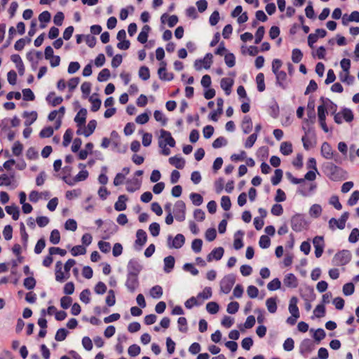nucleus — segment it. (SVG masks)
Returning <instances> with one entry per match:
<instances>
[{
  "mask_svg": "<svg viewBox=\"0 0 359 359\" xmlns=\"http://www.w3.org/2000/svg\"><path fill=\"white\" fill-rule=\"evenodd\" d=\"M325 175L332 181H341L346 178V172L333 163L329 162L324 165Z\"/></svg>",
  "mask_w": 359,
  "mask_h": 359,
  "instance_id": "nucleus-1",
  "label": "nucleus"
},
{
  "mask_svg": "<svg viewBox=\"0 0 359 359\" xmlns=\"http://www.w3.org/2000/svg\"><path fill=\"white\" fill-rule=\"evenodd\" d=\"M208 294L207 295H204V293H199L196 297H192L187 299L184 306L187 309H191L194 306H201L204 303V301L211 296V292L209 290H208Z\"/></svg>",
  "mask_w": 359,
  "mask_h": 359,
  "instance_id": "nucleus-2",
  "label": "nucleus"
},
{
  "mask_svg": "<svg viewBox=\"0 0 359 359\" xmlns=\"http://www.w3.org/2000/svg\"><path fill=\"white\" fill-rule=\"evenodd\" d=\"M236 282V277L233 274L225 276L220 282L221 290L225 293H229Z\"/></svg>",
  "mask_w": 359,
  "mask_h": 359,
  "instance_id": "nucleus-3",
  "label": "nucleus"
},
{
  "mask_svg": "<svg viewBox=\"0 0 359 359\" xmlns=\"http://www.w3.org/2000/svg\"><path fill=\"white\" fill-rule=\"evenodd\" d=\"M351 253L347 250H343L337 252L334 257V262L337 266H344L351 260Z\"/></svg>",
  "mask_w": 359,
  "mask_h": 359,
  "instance_id": "nucleus-4",
  "label": "nucleus"
},
{
  "mask_svg": "<svg viewBox=\"0 0 359 359\" xmlns=\"http://www.w3.org/2000/svg\"><path fill=\"white\" fill-rule=\"evenodd\" d=\"M306 225L304 217L301 214H296L291 218V227L296 232L302 231Z\"/></svg>",
  "mask_w": 359,
  "mask_h": 359,
  "instance_id": "nucleus-5",
  "label": "nucleus"
},
{
  "mask_svg": "<svg viewBox=\"0 0 359 359\" xmlns=\"http://www.w3.org/2000/svg\"><path fill=\"white\" fill-rule=\"evenodd\" d=\"M186 205L182 201H177L175 204L174 215L175 219L179 222L185 219Z\"/></svg>",
  "mask_w": 359,
  "mask_h": 359,
  "instance_id": "nucleus-6",
  "label": "nucleus"
},
{
  "mask_svg": "<svg viewBox=\"0 0 359 359\" xmlns=\"http://www.w3.org/2000/svg\"><path fill=\"white\" fill-rule=\"evenodd\" d=\"M126 286L131 292H133L138 287L139 280L138 276H137V273L128 272L126 281Z\"/></svg>",
  "mask_w": 359,
  "mask_h": 359,
  "instance_id": "nucleus-7",
  "label": "nucleus"
},
{
  "mask_svg": "<svg viewBox=\"0 0 359 359\" xmlns=\"http://www.w3.org/2000/svg\"><path fill=\"white\" fill-rule=\"evenodd\" d=\"M212 63V55L210 53H207L203 59L196 60L194 62V68L196 70H201L203 67L205 69H209Z\"/></svg>",
  "mask_w": 359,
  "mask_h": 359,
  "instance_id": "nucleus-8",
  "label": "nucleus"
},
{
  "mask_svg": "<svg viewBox=\"0 0 359 359\" xmlns=\"http://www.w3.org/2000/svg\"><path fill=\"white\" fill-rule=\"evenodd\" d=\"M171 240H172V236H168V245L170 248L179 249L182 247V245L184 244V242H185V238L181 233L177 234L175 236V237L172 239V242H170Z\"/></svg>",
  "mask_w": 359,
  "mask_h": 359,
  "instance_id": "nucleus-9",
  "label": "nucleus"
},
{
  "mask_svg": "<svg viewBox=\"0 0 359 359\" xmlns=\"http://www.w3.org/2000/svg\"><path fill=\"white\" fill-rule=\"evenodd\" d=\"M315 348L313 342L309 339H304L299 346V352L302 355L306 356Z\"/></svg>",
  "mask_w": 359,
  "mask_h": 359,
  "instance_id": "nucleus-10",
  "label": "nucleus"
},
{
  "mask_svg": "<svg viewBox=\"0 0 359 359\" xmlns=\"http://www.w3.org/2000/svg\"><path fill=\"white\" fill-rule=\"evenodd\" d=\"M26 57L31 62L32 67L35 69L38 65V61L42 59V53L33 50L27 53Z\"/></svg>",
  "mask_w": 359,
  "mask_h": 359,
  "instance_id": "nucleus-11",
  "label": "nucleus"
},
{
  "mask_svg": "<svg viewBox=\"0 0 359 359\" xmlns=\"http://www.w3.org/2000/svg\"><path fill=\"white\" fill-rule=\"evenodd\" d=\"M159 79L163 81H171L173 79V74L168 73L166 70V64L164 62H161V67L158 70Z\"/></svg>",
  "mask_w": 359,
  "mask_h": 359,
  "instance_id": "nucleus-12",
  "label": "nucleus"
},
{
  "mask_svg": "<svg viewBox=\"0 0 359 359\" xmlns=\"http://www.w3.org/2000/svg\"><path fill=\"white\" fill-rule=\"evenodd\" d=\"M276 79V85L280 86L282 89H286L287 84L285 83L287 79V74L284 71H278L274 73Z\"/></svg>",
  "mask_w": 359,
  "mask_h": 359,
  "instance_id": "nucleus-13",
  "label": "nucleus"
},
{
  "mask_svg": "<svg viewBox=\"0 0 359 359\" xmlns=\"http://www.w3.org/2000/svg\"><path fill=\"white\" fill-rule=\"evenodd\" d=\"M284 285L290 288H295L298 286V280L293 273H287L283 279Z\"/></svg>",
  "mask_w": 359,
  "mask_h": 359,
  "instance_id": "nucleus-14",
  "label": "nucleus"
},
{
  "mask_svg": "<svg viewBox=\"0 0 359 359\" xmlns=\"http://www.w3.org/2000/svg\"><path fill=\"white\" fill-rule=\"evenodd\" d=\"M224 249L222 247L214 248L212 252L208 255L207 260L211 262L212 259L219 260L224 255Z\"/></svg>",
  "mask_w": 359,
  "mask_h": 359,
  "instance_id": "nucleus-15",
  "label": "nucleus"
},
{
  "mask_svg": "<svg viewBox=\"0 0 359 359\" xmlns=\"http://www.w3.org/2000/svg\"><path fill=\"white\" fill-rule=\"evenodd\" d=\"M128 198L126 195H120L118 198L117 201L114 204V209L116 211H123L126 209V201Z\"/></svg>",
  "mask_w": 359,
  "mask_h": 359,
  "instance_id": "nucleus-16",
  "label": "nucleus"
},
{
  "mask_svg": "<svg viewBox=\"0 0 359 359\" xmlns=\"http://www.w3.org/2000/svg\"><path fill=\"white\" fill-rule=\"evenodd\" d=\"M241 129L245 134L250 133L252 130V121L249 116H245L241 123Z\"/></svg>",
  "mask_w": 359,
  "mask_h": 359,
  "instance_id": "nucleus-17",
  "label": "nucleus"
},
{
  "mask_svg": "<svg viewBox=\"0 0 359 359\" xmlns=\"http://www.w3.org/2000/svg\"><path fill=\"white\" fill-rule=\"evenodd\" d=\"M321 154L326 159H332L333 157L332 147L327 142H323L321 145Z\"/></svg>",
  "mask_w": 359,
  "mask_h": 359,
  "instance_id": "nucleus-18",
  "label": "nucleus"
},
{
  "mask_svg": "<svg viewBox=\"0 0 359 359\" xmlns=\"http://www.w3.org/2000/svg\"><path fill=\"white\" fill-rule=\"evenodd\" d=\"M233 84V81L229 78H223L221 80V88L224 90L225 94L229 95L231 93V88Z\"/></svg>",
  "mask_w": 359,
  "mask_h": 359,
  "instance_id": "nucleus-19",
  "label": "nucleus"
},
{
  "mask_svg": "<svg viewBox=\"0 0 359 359\" xmlns=\"http://www.w3.org/2000/svg\"><path fill=\"white\" fill-rule=\"evenodd\" d=\"M164 271L165 273H170L172 271L175 266V257L172 255H169L164 258Z\"/></svg>",
  "mask_w": 359,
  "mask_h": 359,
  "instance_id": "nucleus-20",
  "label": "nucleus"
},
{
  "mask_svg": "<svg viewBox=\"0 0 359 359\" xmlns=\"http://www.w3.org/2000/svg\"><path fill=\"white\" fill-rule=\"evenodd\" d=\"M169 163L177 169H182L185 165V161L183 158L177 156H172L169 158Z\"/></svg>",
  "mask_w": 359,
  "mask_h": 359,
  "instance_id": "nucleus-21",
  "label": "nucleus"
},
{
  "mask_svg": "<svg viewBox=\"0 0 359 359\" xmlns=\"http://www.w3.org/2000/svg\"><path fill=\"white\" fill-rule=\"evenodd\" d=\"M136 240L135 244L140 245V247L143 246L147 240V233L143 229H138L136 233Z\"/></svg>",
  "mask_w": 359,
  "mask_h": 359,
  "instance_id": "nucleus-22",
  "label": "nucleus"
},
{
  "mask_svg": "<svg viewBox=\"0 0 359 359\" xmlns=\"http://www.w3.org/2000/svg\"><path fill=\"white\" fill-rule=\"evenodd\" d=\"M87 110L84 108L81 109L74 118V121L79 126L84 125L86 120Z\"/></svg>",
  "mask_w": 359,
  "mask_h": 359,
  "instance_id": "nucleus-23",
  "label": "nucleus"
},
{
  "mask_svg": "<svg viewBox=\"0 0 359 359\" xmlns=\"http://www.w3.org/2000/svg\"><path fill=\"white\" fill-rule=\"evenodd\" d=\"M165 18H168V25L170 27H173L178 22V18L175 15L168 16V14L163 13L161 17V21L162 23H165Z\"/></svg>",
  "mask_w": 359,
  "mask_h": 359,
  "instance_id": "nucleus-24",
  "label": "nucleus"
},
{
  "mask_svg": "<svg viewBox=\"0 0 359 359\" xmlns=\"http://www.w3.org/2000/svg\"><path fill=\"white\" fill-rule=\"evenodd\" d=\"M5 210L8 215H12L13 220H18L20 216L19 208L15 205L6 206Z\"/></svg>",
  "mask_w": 359,
  "mask_h": 359,
  "instance_id": "nucleus-25",
  "label": "nucleus"
},
{
  "mask_svg": "<svg viewBox=\"0 0 359 359\" xmlns=\"http://www.w3.org/2000/svg\"><path fill=\"white\" fill-rule=\"evenodd\" d=\"M23 117L27 118L25 121V126H29L36 120L37 113L35 111L31 112L25 111L23 113Z\"/></svg>",
  "mask_w": 359,
  "mask_h": 359,
  "instance_id": "nucleus-26",
  "label": "nucleus"
},
{
  "mask_svg": "<svg viewBox=\"0 0 359 359\" xmlns=\"http://www.w3.org/2000/svg\"><path fill=\"white\" fill-rule=\"evenodd\" d=\"M54 96H55V93L51 92L48 95V96L46 97L47 102L48 103H50L53 107L59 105L63 101V98L61 96H58V97H54Z\"/></svg>",
  "mask_w": 359,
  "mask_h": 359,
  "instance_id": "nucleus-27",
  "label": "nucleus"
},
{
  "mask_svg": "<svg viewBox=\"0 0 359 359\" xmlns=\"http://www.w3.org/2000/svg\"><path fill=\"white\" fill-rule=\"evenodd\" d=\"M280 151L282 154L288 156L292 153V145L289 142H283L280 147Z\"/></svg>",
  "mask_w": 359,
  "mask_h": 359,
  "instance_id": "nucleus-28",
  "label": "nucleus"
},
{
  "mask_svg": "<svg viewBox=\"0 0 359 359\" xmlns=\"http://www.w3.org/2000/svg\"><path fill=\"white\" fill-rule=\"evenodd\" d=\"M297 303L298 299L296 297H292L290 299L288 308L290 314H299Z\"/></svg>",
  "mask_w": 359,
  "mask_h": 359,
  "instance_id": "nucleus-29",
  "label": "nucleus"
},
{
  "mask_svg": "<svg viewBox=\"0 0 359 359\" xmlns=\"http://www.w3.org/2000/svg\"><path fill=\"white\" fill-rule=\"evenodd\" d=\"M255 324V318L254 316H248L245 323L239 325V329L243 331L244 329L252 328Z\"/></svg>",
  "mask_w": 359,
  "mask_h": 359,
  "instance_id": "nucleus-30",
  "label": "nucleus"
},
{
  "mask_svg": "<svg viewBox=\"0 0 359 359\" xmlns=\"http://www.w3.org/2000/svg\"><path fill=\"white\" fill-rule=\"evenodd\" d=\"M257 90L263 92L265 90L264 75L263 73H259L256 76Z\"/></svg>",
  "mask_w": 359,
  "mask_h": 359,
  "instance_id": "nucleus-31",
  "label": "nucleus"
},
{
  "mask_svg": "<svg viewBox=\"0 0 359 359\" xmlns=\"http://www.w3.org/2000/svg\"><path fill=\"white\" fill-rule=\"evenodd\" d=\"M97 126V121L95 120H91L88 122L86 129L83 131V134L86 137H88L92 135L95 130Z\"/></svg>",
  "mask_w": 359,
  "mask_h": 359,
  "instance_id": "nucleus-32",
  "label": "nucleus"
},
{
  "mask_svg": "<svg viewBox=\"0 0 359 359\" xmlns=\"http://www.w3.org/2000/svg\"><path fill=\"white\" fill-rule=\"evenodd\" d=\"M50 13L48 11H43L39 15V20L41 22L40 27L41 28L46 27V25H43V22H48L50 20Z\"/></svg>",
  "mask_w": 359,
  "mask_h": 359,
  "instance_id": "nucleus-33",
  "label": "nucleus"
},
{
  "mask_svg": "<svg viewBox=\"0 0 359 359\" xmlns=\"http://www.w3.org/2000/svg\"><path fill=\"white\" fill-rule=\"evenodd\" d=\"M14 179V175L8 176L6 174H1L0 175V187L2 186H10L12 182V180Z\"/></svg>",
  "mask_w": 359,
  "mask_h": 359,
  "instance_id": "nucleus-34",
  "label": "nucleus"
},
{
  "mask_svg": "<svg viewBox=\"0 0 359 359\" xmlns=\"http://www.w3.org/2000/svg\"><path fill=\"white\" fill-rule=\"evenodd\" d=\"M310 332H313V337L317 342H320L322 339H323L325 337V332L324 330L319 328L316 330H314L313 329H311Z\"/></svg>",
  "mask_w": 359,
  "mask_h": 359,
  "instance_id": "nucleus-35",
  "label": "nucleus"
},
{
  "mask_svg": "<svg viewBox=\"0 0 359 359\" xmlns=\"http://www.w3.org/2000/svg\"><path fill=\"white\" fill-rule=\"evenodd\" d=\"M283 178V170L281 169H276L274 172V175L271 177V183L273 185H278Z\"/></svg>",
  "mask_w": 359,
  "mask_h": 359,
  "instance_id": "nucleus-36",
  "label": "nucleus"
},
{
  "mask_svg": "<svg viewBox=\"0 0 359 359\" xmlns=\"http://www.w3.org/2000/svg\"><path fill=\"white\" fill-rule=\"evenodd\" d=\"M140 183L137 180H133L132 181H128L126 185V190L128 192L133 193L140 188Z\"/></svg>",
  "mask_w": 359,
  "mask_h": 359,
  "instance_id": "nucleus-37",
  "label": "nucleus"
},
{
  "mask_svg": "<svg viewBox=\"0 0 359 359\" xmlns=\"http://www.w3.org/2000/svg\"><path fill=\"white\" fill-rule=\"evenodd\" d=\"M340 219H337L334 217L331 218L330 220H329V228L332 230V231H334L336 229V228H338L339 229H344L345 228V224H344L342 226L340 227Z\"/></svg>",
  "mask_w": 359,
  "mask_h": 359,
  "instance_id": "nucleus-38",
  "label": "nucleus"
},
{
  "mask_svg": "<svg viewBox=\"0 0 359 359\" xmlns=\"http://www.w3.org/2000/svg\"><path fill=\"white\" fill-rule=\"evenodd\" d=\"M266 305L269 313H273L276 311L277 305L275 298H269L266 302Z\"/></svg>",
  "mask_w": 359,
  "mask_h": 359,
  "instance_id": "nucleus-39",
  "label": "nucleus"
},
{
  "mask_svg": "<svg viewBox=\"0 0 359 359\" xmlns=\"http://www.w3.org/2000/svg\"><path fill=\"white\" fill-rule=\"evenodd\" d=\"M303 57V53L299 48H294L292 52V60L294 63H299Z\"/></svg>",
  "mask_w": 359,
  "mask_h": 359,
  "instance_id": "nucleus-40",
  "label": "nucleus"
},
{
  "mask_svg": "<svg viewBox=\"0 0 359 359\" xmlns=\"http://www.w3.org/2000/svg\"><path fill=\"white\" fill-rule=\"evenodd\" d=\"M281 286L280 280L278 278H274L270 281L267 285V288L270 291H275L278 290Z\"/></svg>",
  "mask_w": 359,
  "mask_h": 359,
  "instance_id": "nucleus-41",
  "label": "nucleus"
},
{
  "mask_svg": "<svg viewBox=\"0 0 359 359\" xmlns=\"http://www.w3.org/2000/svg\"><path fill=\"white\" fill-rule=\"evenodd\" d=\"M60 241V233L57 229H53L50 236V242L53 245L58 244Z\"/></svg>",
  "mask_w": 359,
  "mask_h": 359,
  "instance_id": "nucleus-42",
  "label": "nucleus"
},
{
  "mask_svg": "<svg viewBox=\"0 0 359 359\" xmlns=\"http://www.w3.org/2000/svg\"><path fill=\"white\" fill-rule=\"evenodd\" d=\"M150 294L154 298H160L163 294L162 287L160 285L154 286L150 290Z\"/></svg>",
  "mask_w": 359,
  "mask_h": 359,
  "instance_id": "nucleus-43",
  "label": "nucleus"
},
{
  "mask_svg": "<svg viewBox=\"0 0 359 359\" xmlns=\"http://www.w3.org/2000/svg\"><path fill=\"white\" fill-rule=\"evenodd\" d=\"M69 332L65 328H60L55 336V339L57 341H62L65 339Z\"/></svg>",
  "mask_w": 359,
  "mask_h": 359,
  "instance_id": "nucleus-44",
  "label": "nucleus"
},
{
  "mask_svg": "<svg viewBox=\"0 0 359 359\" xmlns=\"http://www.w3.org/2000/svg\"><path fill=\"white\" fill-rule=\"evenodd\" d=\"M54 129L51 126L43 128L39 133V136L41 138L50 137L53 135Z\"/></svg>",
  "mask_w": 359,
  "mask_h": 359,
  "instance_id": "nucleus-45",
  "label": "nucleus"
},
{
  "mask_svg": "<svg viewBox=\"0 0 359 359\" xmlns=\"http://www.w3.org/2000/svg\"><path fill=\"white\" fill-rule=\"evenodd\" d=\"M139 76L144 81H147L150 77L149 69L146 66H142L139 69Z\"/></svg>",
  "mask_w": 359,
  "mask_h": 359,
  "instance_id": "nucleus-46",
  "label": "nucleus"
},
{
  "mask_svg": "<svg viewBox=\"0 0 359 359\" xmlns=\"http://www.w3.org/2000/svg\"><path fill=\"white\" fill-rule=\"evenodd\" d=\"M322 212L321 206L318 204L313 205L309 210V214L312 217H318L320 215Z\"/></svg>",
  "mask_w": 359,
  "mask_h": 359,
  "instance_id": "nucleus-47",
  "label": "nucleus"
},
{
  "mask_svg": "<svg viewBox=\"0 0 359 359\" xmlns=\"http://www.w3.org/2000/svg\"><path fill=\"white\" fill-rule=\"evenodd\" d=\"M202 245L203 241L200 238H196L191 243V248L196 253H198L201 251Z\"/></svg>",
  "mask_w": 359,
  "mask_h": 359,
  "instance_id": "nucleus-48",
  "label": "nucleus"
},
{
  "mask_svg": "<svg viewBox=\"0 0 359 359\" xmlns=\"http://www.w3.org/2000/svg\"><path fill=\"white\" fill-rule=\"evenodd\" d=\"M23 285L27 290H32L36 286V280L34 277L30 276L25 278Z\"/></svg>",
  "mask_w": 359,
  "mask_h": 359,
  "instance_id": "nucleus-49",
  "label": "nucleus"
},
{
  "mask_svg": "<svg viewBox=\"0 0 359 359\" xmlns=\"http://www.w3.org/2000/svg\"><path fill=\"white\" fill-rule=\"evenodd\" d=\"M86 252V249L83 245H76L71 250V253L73 256L84 255Z\"/></svg>",
  "mask_w": 359,
  "mask_h": 359,
  "instance_id": "nucleus-50",
  "label": "nucleus"
},
{
  "mask_svg": "<svg viewBox=\"0 0 359 359\" xmlns=\"http://www.w3.org/2000/svg\"><path fill=\"white\" fill-rule=\"evenodd\" d=\"M206 310L210 314H216L219 311V305L215 302H208L206 305Z\"/></svg>",
  "mask_w": 359,
  "mask_h": 359,
  "instance_id": "nucleus-51",
  "label": "nucleus"
},
{
  "mask_svg": "<svg viewBox=\"0 0 359 359\" xmlns=\"http://www.w3.org/2000/svg\"><path fill=\"white\" fill-rule=\"evenodd\" d=\"M72 135H73V132H72V129L68 128L65 131L64 136H63V142H62L64 147H67L69 144V143L71 142L72 139Z\"/></svg>",
  "mask_w": 359,
  "mask_h": 359,
  "instance_id": "nucleus-52",
  "label": "nucleus"
},
{
  "mask_svg": "<svg viewBox=\"0 0 359 359\" xmlns=\"http://www.w3.org/2000/svg\"><path fill=\"white\" fill-rule=\"evenodd\" d=\"M89 101L91 102V111L95 112L99 110L101 106V100L99 98H93V97H90Z\"/></svg>",
  "mask_w": 359,
  "mask_h": 359,
  "instance_id": "nucleus-53",
  "label": "nucleus"
},
{
  "mask_svg": "<svg viewBox=\"0 0 359 359\" xmlns=\"http://www.w3.org/2000/svg\"><path fill=\"white\" fill-rule=\"evenodd\" d=\"M271 240L269 237L266 235H262L259 241V245L260 248L263 249L268 248L270 246Z\"/></svg>",
  "mask_w": 359,
  "mask_h": 359,
  "instance_id": "nucleus-54",
  "label": "nucleus"
},
{
  "mask_svg": "<svg viewBox=\"0 0 359 359\" xmlns=\"http://www.w3.org/2000/svg\"><path fill=\"white\" fill-rule=\"evenodd\" d=\"M154 118L156 121L161 122L162 126H165L167 123V118L164 116L162 111L156 110L154 113Z\"/></svg>",
  "mask_w": 359,
  "mask_h": 359,
  "instance_id": "nucleus-55",
  "label": "nucleus"
},
{
  "mask_svg": "<svg viewBox=\"0 0 359 359\" xmlns=\"http://www.w3.org/2000/svg\"><path fill=\"white\" fill-rule=\"evenodd\" d=\"M109 76L110 71L108 69L104 68L98 74L97 80L100 82L105 81L109 79Z\"/></svg>",
  "mask_w": 359,
  "mask_h": 359,
  "instance_id": "nucleus-56",
  "label": "nucleus"
},
{
  "mask_svg": "<svg viewBox=\"0 0 359 359\" xmlns=\"http://www.w3.org/2000/svg\"><path fill=\"white\" fill-rule=\"evenodd\" d=\"M227 144V140L224 137H219L212 142V147L215 149L220 148Z\"/></svg>",
  "mask_w": 359,
  "mask_h": 359,
  "instance_id": "nucleus-57",
  "label": "nucleus"
},
{
  "mask_svg": "<svg viewBox=\"0 0 359 359\" xmlns=\"http://www.w3.org/2000/svg\"><path fill=\"white\" fill-rule=\"evenodd\" d=\"M190 198H191L193 204L195 205H197V206L201 205L203 201V197L201 196V195L199 194H197V193H191L190 194Z\"/></svg>",
  "mask_w": 359,
  "mask_h": 359,
  "instance_id": "nucleus-58",
  "label": "nucleus"
},
{
  "mask_svg": "<svg viewBox=\"0 0 359 359\" xmlns=\"http://www.w3.org/2000/svg\"><path fill=\"white\" fill-rule=\"evenodd\" d=\"M257 139V133H254L252 134H251L248 137V139L246 140L245 142V147L247 148V149H250L251 148L255 142H256Z\"/></svg>",
  "mask_w": 359,
  "mask_h": 359,
  "instance_id": "nucleus-59",
  "label": "nucleus"
},
{
  "mask_svg": "<svg viewBox=\"0 0 359 359\" xmlns=\"http://www.w3.org/2000/svg\"><path fill=\"white\" fill-rule=\"evenodd\" d=\"M264 33H265L264 27L263 26H260L257 29V30L255 33V43L259 44L262 41V40L264 37Z\"/></svg>",
  "mask_w": 359,
  "mask_h": 359,
  "instance_id": "nucleus-60",
  "label": "nucleus"
},
{
  "mask_svg": "<svg viewBox=\"0 0 359 359\" xmlns=\"http://www.w3.org/2000/svg\"><path fill=\"white\" fill-rule=\"evenodd\" d=\"M224 61L229 67H233L236 64V58L233 53H227L224 56Z\"/></svg>",
  "mask_w": 359,
  "mask_h": 359,
  "instance_id": "nucleus-61",
  "label": "nucleus"
},
{
  "mask_svg": "<svg viewBox=\"0 0 359 359\" xmlns=\"http://www.w3.org/2000/svg\"><path fill=\"white\" fill-rule=\"evenodd\" d=\"M221 206L225 211H227L231 208V203L229 196H223L222 197Z\"/></svg>",
  "mask_w": 359,
  "mask_h": 359,
  "instance_id": "nucleus-62",
  "label": "nucleus"
},
{
  "mask_svg": "<svg viewBox=\"0 0 359 359\" xmlns=\"http://www.w3.org/2000/svg\"><path fill=\"white\" fill-rule=\"evenodd\" d=\"M358 200H359V191L355 190L352 193L351 197L348 200L347 203L350 206H353L358 203Z\"/></svg>",
  "mask_w": 359,
  "mask_h": 359,
  "instance_id": "nucleus-63",
  "label": "nucleus"
},
{
  "mask_svg": "<svg viewBox=\"0 0 359 359\" xmlns=\"http://www.w3.org/2000/svg\"><path fill=\"white\" fill-rule=\"evenodd\" d=\"M359 238V230L357 228L352 229L349 236L348 241L351 243H355L358 241Z\"/></svg>",
  "mask_w": 359,
  "mask_h": 359,
  "instance_id": "nucleus-64",
  "label": "nucleus"
}]
</instances>
